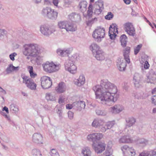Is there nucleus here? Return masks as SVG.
Segmentation results:
<instances>
[{
	"mask_svg": "<svg viewBox=\"0 0 156 156\" xmlns=\"http://www.w3.org/2000/svg\"><path fill=\"white\" fill-rule=\"evenodd\" d=\"M93 90L95 93L96 98L100 99L108 105L114 103L119 97V95L117 93L116 87L106 80H101L100 85L94 87Z\"/></svg>",
	"mask_w": 156,
	"mask_h": 156,
	"instance_id": "nucleus-1",
	"label": "nucleus"
},
{
	"mask_svg": "<svg viewBox=\"0 0 156 156\" xmlns=\"http://www.w3.org/2000/svg\"><path fill=\"white\" fill-rule=\"evenodd\" d=\"M23 52L25 56L36 57L41 53L39 45L35 43L26 44L23 45Z\"/></svg>",
	"mask_w": 156,
	"mask_h": 156,
	"instance_id": "nucleus-2",
	"label": "nucleus"
},
{
	"mask_svg": "<svg viewBox=\"0 0 156 156\" xmlns=\"http://www.w3.org/2000/svg\"><path fill=\"white\" fill-rule=\"evenodd\" d=\"M41 13L44 17L52 20H56L58 15V12L55 9L48 7L43 8Z\"/></svg>",
	"mask_w": 156,
	"mask_h": 156,
	"instance_id": "nucleus-3",
	"label": "nucleus"
},
{
	"mask_svg": "<svg viewBox=\"0 0 156 156\" xmlns=\"http://www.w3.org/2000/svg\"><path fill=\"white\" fill-rule=\"evenodd\" d=\"M76 60L73 56H72L66 61L64 64L65 69L72 74H75L77 72V67L74 64Z\"/></svg>",
	"mask_w": 156,
	"mask_h": 156,
	"instance_id": "nucleus-4",
	"label": "nucleus"
},
{
	"mask_svg": "<svg viewBox=\"0 0 156 156\" xmlns=\"http://www.w3.org/2000/svg\"><path fill=\"white\" fill-rule=\"evenodd\" d=\"M42 66L44 71L49 73H52L58 71L59 69V65H55L53 62H47L42 64Z\"/></svg>",
	"mask_w": 156,
	"mask_h": 156,
	"instance_id": "nucleus-5",
	"label": "nucleus"
},
{
	"mask_svg": "<svg viewBox=\"0 0 156 156\" xmlns=\"http://www.w3.org/2000/svg\"><path fill=\"white\" fill-rule=\"evenodd\" d=\"M105 29L104 28L98 27L94 30L92 34V37L95 40L98 42H100L101 39L104 37Z\"/></svg>",
	"mask_w": 156,
	"mask_h": 156,
	"instance_id": "nucleus-6",
	"label": "nucleus"
},
{
	"mask_svg": "<svg viewBox=\"0 0 156 156\" xmlns=\"http://www.w3.org/2000/svg\"><path fill=\"white\" fill-rule=\"evenodd\" d=\"M40 29L41 33L47 36H48L55 31L52 26L47 24L41 26Z\"/></svg>",
	"mask_w": 156,
	"mask_h": 156,
	"instance_id": "nucleus-7",
	"label": "nucleus"
},
{
	"mask_svg": "<svg viewBox=\"0 0 156 156\" xmlns=\"http://www.w3.org/2000/svg\"><path fill=\"white\" fill-rule=\"evenodd\" d=\"M23 79V83H25L26 86L32 90H35L36 88V84L34 80L30 77L24 76H22Z\"/></svg>",
	"mask_w": 156,
	"mask_h": 156,
	"instance_id": "nucleus-8",
	"label": "nucleus"
},
{
	"mask_svg": "<svg viewBox=\"0 0 156 156\" xmlns=\"http://www.w3.org/2000/svg\"><path fill=\"white\" fill-rule=\"evenodd\" d=\"M41 86L44 89H48L50 88L52 84V82L50 78L44 76L41 78Z\"/></svg>",
	"mask_w": 156,
	"mask_h": 156,
	"instance_id": "nucleus-9",
	"label": "nucleus"
},
{
	"mask_svg": "<svg viewBox=\"0 0 156 156\" xmlns=\"http://www.w3.org/2000/svg\"><path fill=\"white\" fill-rule=\"evenodd\" d=\"M104 9V3L101 0L96 2L94 5L93 10L94 13L97 15L100 14Z\"/></svg>",
	"mask_w": 156,
	"mask_h": 156,
	"instance_id": "nucleus-10",
	"label": "nucleus"
},
{
	"mask_svg": "<svg viewBox=\"0 0 156 156\" xmlns=\"http://www.w3.org/2000/svg\"><path fill=\"white\" fill-rule=\"evenodd\" d=\"M124 29L129 36L134 37L136 34L135 29L131 23H125L124 25Z\"/></svg>",
	"mask_w": 156,
	"mask_h": 156,
	"instance_id": "nucleus-11",
	"label": "nucleus"
},
{
	"mask_svg": "<svg viewBox=\"0 0 156 156\" xmlns=\"http://www.w3.org/2000/svg\"><path fill=\"white\" fill-rule=\"evenodd\" d=\"M102 133H95L90 134L87 136V138L90 141H92L94 143L97 142L103 137Z\"/></svg>",
	"mask_w": 156,
	"mask_h": 156,
	"instance_id": "nucleus-12",
	"label": "nucleus"
},
{
	"mask_svg": "<svg viewBox=\"0 0 156 156\" xmlns=\"http://www.w3.org/2000/svg\"><path fill=\"white\" fill-rule=\"evenodd\" d=\"M123 58H119L117 62V66L119 70L120 71H124L126 69V64Z\"/></svg>",
	"mask_w": 156,
	"mask_h": 156,
	"instance_id": "nucleus-13",
	"label": "nucleus"
},
{
	"mask_svg": "<svg viewBox=\"0 0 156 156\" xmlns=\"http://www.w3.org/2000/svg\"><path fill=\"white\" fill-rule=\"evenodd\" d=\"M32 141L37 144H42L43 143V136L40 133H34L32 136Z\"/></svg>",
	"mask_w": 156,
	"mask_h": 156,
	"instance_id": "nucleus-14",
	"label": "nucleus"
},
{
	"mask_svg": "<svg viewBox=\"0 0 156 156\" xmlns=\"http://www.w3.org/2000/svg\"><path fill=\"white\" fill-rule=\"evenodd\" d=\"M106 145L104 143L100 142L97 145H93V148L97 154L102 153L105 150Z\"/></svg>",
	"mask_w": 156,
	"mask_h": 156,
	"instance_id": "nucleus-15",
	"label": "nucleus"
},
{
	"mask_svg": "<svg viewBox=\"0 0 156 156\" xmlns=\"http://www.w3.org/2000/svg\"><path fill=\"white\" fill-rule=\"evenodd\" d=\"M110 109L112 113L116 114L122 112L124 109V108L122 105L118 104L112 107Z\"/></svg>",
	"mask_w": 156,
	"mask_h": 156,
	"instance_id": "nucleus-16",
	"label": "nucleus"
},
{
	"mask_svg": "<svg viewBox=\"0 0 156 156\" xmlns=\"http://www.w3.org/2000/svg\"><path fill=\"white\" fill-rule=\"evenodd\" d=\"M105 123V121L103 119L100 118H96L95 119L92 123V126L95 128H99L100 126L103 125Z\"/></svg>",
	"mask_w": 156,
	"mask_h": 156,
	"instance_id": "nucleus-17",
	"label": "nucleus"
},
{
	"mask_svg": "<svg viewBox=\"0 0 156 156\" xmlns=\"http://www.w3.org/2000/svg\"><path fill=\"white\" fill-rule=\"evenodd\" d=\"M93 55L98 60H103L105 58V53L101 49L97 51Z\"/></svg>",
	"mask_w": 156,
	"mask_h": 156,
	"instance_id": "nucleus-18",
	"label": "nucleus"
},
{
	"mask_svg": "<svg viewBox=\"0 0 156 156\" xmlns=\"http://www.w3.org/2000/svg\"><path fill=\"white\" fill-rule=\"evenodd\" d=\"M55 90L57 92L59 93H63L66 90L65 83L62 82H60L58 84V86L56 87Z\"/></svg>",
	"mask_w": 156,
	"mask_h": 156,
	"instance_id": "nucleus-19",
	"label": "nucleus"
},
{
	"mask_svg": "<svg viewBox=\"0 0 156 156\" xmlns=\"http://www.w3.org/2000/svg\"><path fill=\"white\" fill-rule=\"evenodd\" d=\"M73 105L79 110H81L82 108H84L86 105L85 102L83 101L75 102L73 103Z\"/></svg>",
	"mask_w": 156,
	"mask_h": 156,
	"instance_id": "nucleus-20",
	"label": "nucleus"
},
{
	"mask_svg": "<svg viewBox=\"0 0 156 156\" xmlns=\"http://www.w3.org/2000/svg\"><path fill=\"white\" fill-rule=\"evenodd\" d=\"M130 49V47H127L123 51V56L124 57L125 60L126 62L128 63H129L130 62L129 58Z\"/></svg>",
	"mask_w": 156,
	"mask_h": 156,
	"instance_id": "nucleus-21",
	"label": "nucleus"
},
{
	"mask_svg": "<svg viewBox=\"0 0 156 156\" xmlns=\"http://www.w3.org/2000/svg\"><path fill=\"white\" fill-rule=\"evenodd\" d=\"M85 80L84 76L83 75H80L78 79L75 80V84L78 86H81L84 83Z\"/></svg>",
	"mask_w": 156,
	"mask_h": 156,
	"instance_id": "nucleus-22",
	"label": "nucleus"
},
{
	"mask_svg": "<svg viewBox=\"0 0 156 156\" xmlns=\"http://www.w3.org/2000/svg\"><path fill=\"white\" fill-rule=\"evenodd\" d=\"M19 69V66L15 67L12 64H10L9 65L6 69V74H9L13 71H18Z\"/></svg>",
	"mask_w": 156,
	"mask_h": 156,
	"instance_id": "nucleus-23",
	"label": "nucleus"
},
{
	"mask_svg": "<svg viewBox=\"0 0 156 156\" xmlns=\"http://www.w3.org/2000/svg\"><path fill=\"white\" fill-rule=\"evenodd\" d=\"M126 128L129 127L133 126L135 124L136 122V120L133 117H131L126 119Z\"/></svg>",
	"mask_w": 156,
	"mask_h": 156,
	"instance_id": "nucleus-24",
	"label": "nucleus"
},
{
	"mask_svg": "<svg viewBox=\"0 0 156 156\" xmlns=\"http://www.w3.org/2000/svg\"><path fill=\"white\" fill-rule=\"evenodd\" d=\"M90 49L92 51L93 55L97 51L101 49L100 47L95 43H93L90 46Z\"/></svg>",
	"mask_w": 156,
	"mask_h": 156,
	"instance_id": "nucleus-25",
	"label": "nucleus"
},
{
	"mask_svg": "<svg viewBox=\"0 0 156 156\" xmlns=\"http://www.w3.org/2000/svg\"><path fill=\"white\" fill-rule=\"evenodd\" d=\"M57 53L58 54L62 56H64L68 55L70 53V50L69 49L61 50L60 49H58L57 50Z\"/></svg>",
	"mask_w": 156,
	"mask_h": 156,
	"instance_id": "nucleus-26",
	"label": "nucleus"
},
{
	"mask_svg": "<svg viewBox=\"0 0 156 156\" xmlns=\"http://www.w3.org/2000/svg\"><path fill=\"white\" fill-rule=\"evenodd\" d=\"M66 30L67 31H74L77 30V27L76 25L67 22Z\"/></svg>",
	"mask_w": 156,
	"mask_h": 156,
	"instance_id": "nucleus-27",
	"label": "nucleus"
},
{
	"mask_svg": "<svg viewBox=\"0 0 156 156\" xmlns=\"http://www.w3.org/2000/svg\"><path fill=\"white\" fill-rule=\"evenodd\" d=\"M119 141V143H129L131 142V140L129 136H124L120 138Z\"/></svg>",
	"mask_w": 156,
	"mask_h": 156,
	"instance_id": "nucleus-28",
	"label": "nucleus"
},
{
	"mask_svg": "<svg viewBox=\"0 0 156 156\" xmlns=\"http://www.w3.org/2000/svg\"><path fill=\"white\" fill-rule=\"evenodd\" d=\"M87 5V2L85 1H82L80 2L78 7L80 10L83 12L86 10Z\"/></svg>",
	"mask_w": 156,
	"mask_h": 156,
	"instance_id": "nucleus-29",
	"label": "nucleus"
},
{
	"mask_svg": "<svg viewBox=\"0 0 156 156\" xmlns=\"http://www.w3.org/2000/svg\"><path fill=\"white\" fill-rule=\"evenodd\" d=\"M120 39L121 45L122 47H125L126 46L127 42V37L125 34H123L120 36Z\"/></svg>",
	"mask_w": 156,
	"mask_h": 156,
	"instance_id": "nucleus-30",
	"label": "nucleus"
},
{
	"mask_svg": "<svg viewBox=\"0 0 156 156\" xmlns=\"http://www.w3.org/2000/svg\"><path fill=\"white\" fill-rule=\"evenodd\" d=\"M149 78L151 81L150 83H152V82L155 81L156 79V74L154 71L152 70H150L149 72Z\"/></svg>",
	"mask_w": 156,
	"mask_h": 156,
	"instance_id": "nucleus-31",
	"label": "nucleus"
},
{
	"mask_svg": "<svg viewBox=\"0 0 156 156\" xmlns=\"http://www.w3.org/2000/svg\"><path fill=\"white\" fill-rule=\"evenodd\" d=\"M136 154L135 150L132 147H129V150H127L125 153L124 156H134Z\"/></svg>",
	"mask_w": 156,
	"mask_h": 156,
	"instance_id": "nucleus-32",
	"label": "nucleus"
},
{
	"mask_svg": "<svg viewBox=\"0 0 156 156\" xmlns=\"http://www.w3.org/2000/svg\"><path fill=\"white\" fill-rule=\"evenodd\" d=\"M45 98L48 101H54L55 100V97L51 93H47L46 94Z\"/></svg>",
	"mask_w": 156,
	"mask_h": 156,
	"instance_id": "nucleus-33",
	"label": "nucleus"
},
{
	"mask_svg": "<svg viewBox=\"0 0 156 156\" xmlns=\"http://www.w3.org/2000/svg\"><path fill=\"white\" fill-rule=\"evenodd\" d=\"M82 154L83 156H91V152L88 147H86L83 149L82 151Z\"/></svg>",
	"mask_w": 156,
	"mask_h": 156,
	"instance_id": "nucleus-34",
	"label": "nucleus"
},
{
	"mask_svg": "<svg viewBox=\"0 0 156 156\" xmlns=\"http://www.w3.org/2000/svg\"><path fill=\"white\" fill-rule=\"evenodd\" d=\"M31 154L33 156H42L40 150L37 149H33L32 150Z\"/></svg>",
	"mask_w": 156,
	"mask_h": 156,
	"instance_id": "nucleus-35",
	"label": "nucleus"
},
{
	"mask_svg": "<svg viewBox=\"0 0 156 156\" xmlns=\"http://www.w3.org/2000/svg\"><path fill=\"white\" fill-rule=\"evenodd\" d=\"M67 21H60L58 23V26L60 29H66Z\"/></svg>",
	"mask_w": 156,
	"mask_h": 156,
	"instance_id": "nucleus-36",
	"label": "nucleus"
},
{
	"mask_svg": "<svg viewBox=\"0 0 156 156\" xmlns=\"http://www.w3.org/2000/svg\"><path fill=\"white\" fill-rule=\"evenodd\" d=\"M137 142L139 144H142L143 146H146L148 144V141L144 138H140L137 140Z\"/></svg>",
	"mask_w": 156,
	"mask_h": 156,
	"instance_id": "nucleus-37",
	"label": "nucleus"
},
{
	"mask_svg": "<svg viewBox=\"0 0 156 156\" xmlns=\"http://www.w3.org/2000/svg\"><path fill=\"white\" fill-rule=\"evenodd\" d=\"M10 108L11 111H12L13 113H16L18 111V107L13 104H11L10 105Z\"/></svg>",
	"mask_w": 156,
	"mask_h": 156,
	"instance_id": "nucleus-38",
	"label": "nucleus"
},
{
	"mask_svg": "<svg viewBox=\"0 0 156 156\" xmlns=\"http://www.w3.org/2000/svg\"><path fill=\"white\" fill-rule=\"evenodd\" d=\"M96 113L98 115L100 116H105L107 114V112L105 110L99 109L96 110Z\"/></svg>",
	"mask_w": 156,
	"mask_h": 156,
	"instance_id": "nucleus-39",
	"label": "nucleus"
},
{
	"mask_svg": "<svg viewBox=\"0 0 156 156\" xmlns=\"http://www.w3.org/2000/svg\"><path fill=\"white\" fill-rule=\"evenodd\" d=\"M112 32H111L109 33V30L108 32V35L110 37V38L112 40H114L115 38L117 35L116 34L117 33V32H116V30H112Z\"/></svg>",
	"mask_w": 156,
	"mask_h": 156,
	"instance_id": "nucleus-40",
	"label": "nucleus"
},
{
	"mask_svg": "<svg viewBox=\"0 0 156 156\" xmlns=\"http://www.w3.org/2000/svg\"><path fill=\"white\" fill-rule=\"evenodd\" d=\"M117 29L118 28L117 25L115 23H113L112 25H110V27H109V33L111 32H112V30H116V32H117V33L118 34V31Z\"/></svg>",
	"mask_w": 156,
	"mask_h": 156,
	"instance_id": "nucleus-41",
	"label": "nucleus"
},
{
	"mask_svg": "<svg viewBox=\"0 0 156 156\" xmlns=\"http://www.w3.org/2000/svg\"><path fill=\"white\" fill-rule=\"evenodd\" d=\"M50 154L51 156H60L57 150L54 149H52L51 150Z\"/></svg>",
	"mask_w": 156,
	"mask_h": 156,
	"instance_id": "nucleus-42",
	"label": "nucleus"
},
{
	"mask_svg": "<svg viewBox=\"0 0 156 156\" xmlns=\"http://www.w3.org/2000/svg\"><path fill=\"white\" fill-rule=\"evenodd\" d=\"M29 69V72L30 73V76L31 78H34L37 76L36 74L33 72V68L32 66H29L28 67Z\"/></svg>",
	"mask_w": 156,
	"mask_h": 156,
	"instance_id": "nucleus-43",
	"label": "nucleus"
},
{
	"mask_svg": "<svg viewBox=\"0 0 156 156\" xmlns=\"http://www.w3.org/2000/svg\"><path fill=\"white\" fill-rule=\"evenodd\" d=\"M114 16V15L111 12H108L107 15L105 16L106 19L110 20L112 19Z\"/></svg>",
	"mask_w": 156,
	"mask_h": 156,
	"instance_id": "nucleus-44",
	"label": "nucleus"
},
{
	"mask_svg": "<svg viewBox=\"0 0 156 156\" xmlns=\"http://www.w3.org/2000/svg\"><path fill=\"white\" fill-rule=\"evenodd\" d=\"M7 31L4 29H0V39L2 38L7 34Z\"/></svg>",
	"mask_w": 156,
	"mask_h": 156,
	"instance_id": "nucleus-45",
	"label": "nucleus"
},
{
	"mask_svg": "<svg viewBox=\"0 0 156 156\" xmlns=\"http://www.w3.org/2000/svg\"><path fill=\"white\" fill-rule=\"evenodd\" d=\"M141 78L140 74L138 73H135L133 77V81H140Z\"/></svg>",
	"mask_w": 156,
	"mask_h": 156,
	"instance_id": "nucleus-46",
	"label": "nucleus"
},
{
	"mask_svg": "<svg viewBox=\"0 0 156 156\" xmlns=\"http://www.w3.org/2000/svg\"><path fill=\"white\" fill-rule=\"evenodd\" d=\"M97 18L96 17L94 18V19H92L91 20H89L87 22V25H89L90 24H91L93 23L94 22L97 21Z\"/></svg>",
	"mask_w": 156,
	"mask_h": 156,
	"instance_id": "nucleus-47",
	"label": "nucleus"
},
{
	"mask_svg": "<svg viewBox=\"0 0 156 156\" xmlns=\"http://www.w3.org/2000/svg\"><path fill=\"white\" fill-rule=\"evenodd\" d=\"M142 47L141 44L138 45L136 48L134 49V52L135 55H137L139 52L141 48Z\"/></svg>",
	"mask_w": 156,
	"mask_h": 156,
	"instance_id": "nucleus-48",
	"label": "nucleus"
},
{
	"mask_svg": "<svg viewBox=\"0 0 156 156\" xmlns=\"http://www.w3.org/2000/svg\"><path fill=\"white\" fill-rule=\"evenodd\" d=\"M106 126L105 125H104L103 124L102 126H100V127L99 128V129L100 130V131L102 132H105L108 129L107 128Z\"/></svg>",
	"mask_w": 156,
	"mask_h": 156,
	"instance_id": "nucleus-49",
	"label": "nucleus"
},
{
	"mask_svg": "<svg viewBox=\"0 0 156 156\" xmlns=\"http://www.w3.org/2000/svg\"><path fill=\"white\" fill-rule=\"evenodd\" d=\"M114 122H108L106 124L108 129H109L114 126Z\"/></svg>",
	"mask_w": 156,
	"mask_h": 156,
	"instance_id": "nucleus-50",
	"label": "nucleus"
},
{
	"mask_svg": "<svg viewBox=\"0 0 156 156\" xmlns=\"http://www.w3.org/2000/svg\"><path fill=\"white\" fill-rule=\"evenodd\" d=\"M129 147L128 146L126 145L123 146L121 147V150L123 152L124 154L125 153L127 150H129Z\"/></svg>",
	"mask_w": 156,
	"mask_h": 156,
	"instance_id": "nucleus-51",
	"label": "nucleus"
},
{
	"mask_svg": "<svg viewBox=\"0 0 156 156\" xmlns=\"http://www.w3.org/2000/svg\"><path fill=\"white\" fill-rule=\"evenodd\" d=\"M112 152L111 150H107L104 153L105 156H110L112 155Z\"/></svg>",
	"mask_w": 156,
	"mask_h": 156,
	"instance_id": "nucleus-52",
	"label": "nucleus"
},
{
	"mask_svg": "<svg viewBox=\"0 0 156 156\" xmlns=\"http://www.w3.org/2000/svg\"><path fill=\"white\" fill-rule=\"evenodd\" d=\"M140 81H133V82L135 85V87L136 88H138L140 87L141 84L140 83Z\"/></svg>",
	"mask_w": 156,
	"mask_h": 156,
	"instance_id": "nucleus-53",
	"label": "nucleus"
},
{
	"mask_svg": "<svg viewBox=\"0 0 156 156\" xmlns=\"http://www.w3.org/2000/svg\"><path fill=\"white\" fill-rule=\"evenodd\" d=\"M150 151H144L140 154L139 156H150V154H149Z\"/></svg>",
	"mask_w": 156,
	"mask_h": 156,
	"instance_id": "nucleus-54",
	"label": "nucleus"
},
{
	"mask_svg": "<svg viewBox=\"0 0 156 156\" xmlns=\"http://www.w3.org/2000/svg\"><path fill=\"white\" fill-rule=\"evenodd\" d=\"M134 97L136 98L139 99L142 97V94L140 93L136 92L134 94Z\"/></svg>",
	"mask_w": 156,
	"mask_h": 156,
	"instance_id": "nucleus-55",
	"label": "nucleus"
},
{
	"mask_svg": "<svg viewBox=\"0 0 156 156\" xmlns=\"http://www.w3.org/2000/svg\"><path fill=\"white\" fill-rule=\"evenodd\" d=\"M57 113L58 114L59 117L61 119L63 117L62 115V112L61 108H59L58 109Z\"/></svg>",
	"mask_w": 156,
	"mask_h": 156,
	"instance_id": "nucleus-56",
	"label": "nucleus"
},
{
	"mask_svg": "<svg viewBox=\"0 0 156 156\" xmlns=\"http://www.w3.org/2000/svg\"><path fill=\"white\" fill-rule=\"evenodd\" d=\"M74 21H76L78 20H80L81 19L80 16V15L78 14H76L75 13L74 14Z\"/></svg>",
	"mask_w": 156,
	"mask_h": 156,
	"instance_id": "nucleus-57",
	"label": "nucleus"
},
{
	"mask_svg": "<svg viewBox=\"0 0 156 156\" xmlns=\"http://www.w3.org/2000/svg\"><path fill=\"white\" fill-rule=\"evenodd\" d=\"M68 117L70 119H72L73 117V113L71 111H69L68 112Z\"/></svg>",
	"mask_w": 156,
	"mask_h": 156,
	"instance_id": "nucleus-58",
	"label": "nucleus"
},
{
	"mask_svg": "<svg viewBox=\"0 0 156 156\" xmlns=\"http://www.w3.org/2000/svg\"><path fill=\"white\" fill-rule=\"evenodd\" d=\"M151 101L153 104L156 105V95H153L152 96Z\"/></svg>",
	"mask_w": 156,
	"mask_h": 156,
	"instance_id": "nucleus-59",
	"label": "nucleus"
},
{
	"mask_svg": "<svg viewBox=\"0 0 156 156\" xmlns=\"http://www.w3.org/2000/svg\"><path fill=\"white\" fill-rule=\"evenodd\" d=\"M16 53L15 52L9 55V57L10 59L12 61L15 60L14 57L16 55Z\"/></svg>",
	"mask_w": 156,
	"mask_h": 156,
	"instance_id": "nucleus-60",
	"label": "nucleus"
},
{
	"mask_svg": "<svg viewBox=\"0 0 156 156\" xmlns=\"http://www.w3.org/2000/svg\"><path fill=\"white\" fill-rule=\"evenodd\" d=\"M87 15L89 18L91 17L93 14L92 9H88L87 12Z\"/></svg>",
	"mask_w": 156,
	"mask_h": 156,
	"instance_id": "nucleus-61",
	"label": "nucleus"
},
{
	"mask_svg": "<svg viewBox=\"0 0 156 156\" xmlns=\"http://www.w3.org/2000/svg\"><path fill=\"white\" fill-rule=\"evenodd\" d=\"M75 13H73L69 15V19H70L72 21H74V16Z\"/></svg>",
	"mask_w": 156,
	"mask_h": 156,
	"instance_id": "nucleus-62",
	"label": "nucleus"
},
{
	"mask_svg": "<svg viewBox=\"0 0 156 156\" xmlns=\"http://www.w3.org/2000/svg\"><path fill=\"white\" fill-rule=\"evenodd\" d=\"M149 67V64L147 61H146L144 64V68L145 69H148Z\"/></svg>",
	"mask_w": 156,
	"mask_h": 156,
	"instance_id": "nucleus-63",
	"label": "nucleus"
},
{
	"mask_svg": "<svg viewBox=\"0 0 156 156\" xmlns=\"http://www.w3.org/2000/svg\"><path fill=\"white\" fill-rule=\"evenodd\" d=\"M73 107V105H70L69 104H67L66 105V108L67 109H70L72 108Z\"/></svg>",
	"mask_w": 156,
	"mask_h": 156,
	"instance_id": "nucleus-64",
	"label": "nucleus"
}]
</instances>
